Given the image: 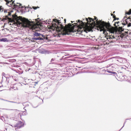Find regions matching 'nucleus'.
<instances>
[{
	"label": "nucleus",
	"mask_w": 131,
	"mask_h": 131,
	"mask_svg": "<svg viewBox=\"0 0 131 131\" xmlns=\"http://www.w3.org/2000/svg\"><path fill=\"white\" fill-rule=\"evenodd\" d=\"M123 128V127H122V128Z\"/></svg>",
	"instance_id": "obj_33"
},
{
	"label": "nucleus",
	"mask_w": 131,
	"mask_h": 131,
	"mask_svg": "<svg viewBox=\"0 0 131 131\" xmlns=\"http://www.w3.org/2000/svg\"><path fill=\"white\" fill-rule=\"evenodd\" d=\"M129 21H131V19H130V18L128 17V18L125 20V22L126 23V24H128V22Z\"/></svg>",
	"instance_id": "obj_9"
},
{
	"label": "nucleus",
	"mask_w": 131,
	"mask_h": 131,
	"mask_svg": "<svg viewBox=\"0 0 131 131\" xmlns=\"http://www.w3.org/2000/svg\"><path fill=\"white\" fill-rule=\"evenodd\" d=\"M97 23L100 31H108L111 33H114L116 32L115 29L108 24L101 21L99 22L97 21Z\"/></svg>",
	"instance_id": "obj_3"
},
{
	"label": "nucleus",
	"mask_w": 131,
	"mask_h": 131,
	"mask_svg": "<svg viewBox=\"0 0 131 131\" xmlns=\"http://www.w3.org/2000/svg\"><path fill=\"white\" fill-rule=\"evenodd\" d=\"M111 15H112V14H111Z\"/></svg>",
	"instance_id": "obj_29"
},
{
	"label": "nucleus",
	"mask_w": 131,
	"mask_h": 131,
	"mask_svg": "<svg viewBox=\"0 0 131 131\" xmlns=\"http://www.w3.org/2000/svg\"><path fill=\"white\" fill-rule=\"evenodd\" d=\"M6 130H7V128H6Z\"/></svg>",
	"instance_id": "obj_35"
},
{
	"label": "nucleus",
	"mask_w": 131,
	"mask_h": 131,
	"mask_svg": "<svg viewBox=\"0 0 131 131\" xmlns=\"http://www.w3.org/2000/svg\"><path fill=\"white\" fill-rule=\"evenodd\" d=\"M126 14H127L128 15H129L131 14V9H130L129 10L128 12H126Z\"/></svg>",
	"instance_id": "obj_10"
},
{
	"label": "nucleus",
	"mask_w": 131,
	"mask_h": 131,
	"mask_svg": "<svg viewBox=\"0 0 131 131\" xmlns=\"http://www.w3.org/2000/svg\"><path fill=\"white\" fill-rule=\"evenodd\" d=\"M34 37L32 38L33 41H35L37 40H43L45 38V36L42 34L37 32L34 33Z\"/></svg>",
	"instance_id": "obj_4"
},
{
	"label": "nucleus",
	"mask_w": 131,
	"mask_h": 131,
	"mask_svg": "<svg viewBox=\"0 0 131 131\" xmlns=\"http://www.w3.org/2000/svg\"><path fill=\"white\" fill-rule=\"evenodd\" d=\"M115 12H113V13H115Z\"/></svg>",
	"instance_id": "obj_31"
},
{
	"label": "nucleus",
	"mask_w": 131,
	"mask_h": 131,
	"mask_svg": "<svg viewBox=\"0 0 131 131\" xmlns=\"http://www.w3.org/2000/svg\"><path fill=\"white\" fill-rule=\"evenodd\" d=\"M11 1H13V0H12Z\"/></svg>",
	"instance_id": "obj_36"
},
{
	"label": "nucleus",
	"mask_w": 131,
	"mask_h": 131,
	"mask_svg": "<svg viewBox=\"0 0 131 131\" xmlns=\"http://www.w3.org/2000/svg\"><path fill=\"white\" fill-rule=\"evenodd\" d=\"M5 27V25L3 26V27L4 28Z\"/></svg>",
	"instance_id": "obj_26"
},
{
	"label": "nucleus",
	"mask_w": 131,
	"mask_h": 131,
	"mask_svg": "<svg viewBox=\"0 0 131 131\" xmlns=\"http://www.w3.org/2000/svg\"><path fill=\"white\" fill-rule=\"evenodd\" d=\"M46 22H49V21L48 20V21H47V20H46Z\"/></svg>",
	"instance_id": "obj_25"
},
{
	"label": "nucleus",
	"mask_w": 131,
	"mask_h": 131,
	"mask_svg": "<svg viewBox=\"0 0 131 131\" xmlns=\"http://www.w3.org/2000/svg\"><path fill=\"white\" fill-rule=\"evenodd\" d=\"M0 41H1L6 42L8 41L7 39L6 38H3L0 39Z\"/></svg>",
	"instance_id": "obj_8"
},
{
	"label": "nucleus",
	"mask_w": 131,
	"mask_h": 131,
	"mask_svg": "<svg viewBox=\"0 0 131 131\" xmlns=\"http://www.w3.org/2000/svg\"><path fill=\"white\" fill-rule=\"evenodd\" d=\"M1 20L2 21H3L4 20L3 19H1V18H0V20Z\"/></svg>",
	"instance_id": "obj_23"
},
{
	"label": "nucleus",
	"mask_w": 131,
	"mask_h": 131,
	"mask_svg": "<svg viewBox=\"0 0 131 131\" xmlns=\"http://www.w3.org/2000/svg\"><path fill=\"white\" fill-rule=\"evenodd\" d=\"M21 5V4H20V6Z\"/></svg>",
	"instance_id": "obj_30"
},
{
	"label": "nucleus",
	"mask_w": 131,
	"mask_h": 131,
	"mask_svg": "<svg viewBox=\"0 0 131 131\" xmlns=\"http://www.w3.org/2000/svg\"><path fill=\"white\" fill-rule=\"evenodd\" d=\"M23 125V123L21 122H19L17 123L15 127H16L18 128H20Z\"/></svg>",
	"instance_id": "obj_6"
},
{
	"label": "nucleus",
	"mask_w": 131,
	"mask_h": 131,
	"mask_svg": "<svg viewBox=\"0 0 131 131\" xmlns=\"http://www.w3.org/2000/svg\"><path fill=\"white\" fill-rule=\"evenodd\" d=\"M2 6H0V10L1 11L2 10V12L3 11V10L2 9Z\"/></svg>",
	"instance_id": "obj_14"
},
{
	"label": "nucleus",
	"mask_w": 131,
	"mask_h": 131,
	"mask_svg": "<svg viewBox=\"0 0 131 131\" xmlns=\"http://www.w3.org/2000/svg\"><path fill=\"white\" fill-rule=\"evenodd\" d=\"M11 15V13L10 12H9L8 13V15L10 16Z\"/></svg>",
	"instance_id": "obj_15"
},
{
	"label": "nucleus",
	"mask_w": 131,
	"mask_h": 131,
	"mask_svg": "<svg viewBox=\"0 0 131 131\" xmlns=\"http://www.w3.org/2000/svg\"><path fill=\"white\" fill-rule=\"evenodd\" d=\"M54 59H53V58L52 59H51V61H54Z\"/></svg>",
	"instance_id": "obj_19"
},
{
	"label": "nucleus",
	"mask_w": 131,
	"mask_h": 131,
	"mask_svg": "<svg viewBox=\"0 0 131 131\" xmlns=\"http://www.w3.org/2000/svg\"><path fill=\"white\" fill-rule=\"evenodd\" d=\"M5 1L7 3L6 4L7 5L10 2H11V1H8L7 0H5Z\"/></svg>",
	"instance_id": "obj_11"
},
{
	"label": "nucleus",
	"mask_w": 131,
	"mask_h": 131,
	"mask_svg": "<svg viewBox=\"0 0 131 131\" xmlns=\"http://www.w3.org/2000/svg\"><path fill=\"white\" fill-rule=\"evenodd\" d=\"M53 20L58 24V25H56L55 26V28L56 30L61 32L63 35L69 34L70 32L74 31V27H78L77 25H74L73 24L72 25L71 24H70V23L64 27L62 25L60 24V22L56 19H54Z\"/></svg>",
	"instance_id": "obj_2"
},
{
	"label": "nucleus",
	"mask_w": 131,
	"mask_h": 131,
	"mask_svg": "<svg viewBox=\"0 0 131 131\" xmlns=\"http://www.w3.org/2000/svg\"><path fill=\"white\" fill-rule=\"evenodd\" d=\"M78 22H80V23L81 24H82L83 23V22L82 21H80V20H78Z\"/></svg>",
	"instance_id": "obj_13"
},
{
	"label": "nucleus",
	"mask_w": 131,
	"mask_h": 131,
	"mask_svg": "<svg viewBox=\"0 0 131 131\" xmlns=\"http://www.w3.org/2000/svg\"><path fill=\"white\" fill-rule=\"evenodd\" d=\"M119 23V22L118 21V22H116V23H115V24H116H116H118V23Z\"/></svg>",
	"instance_id": "obj_20"
},
{
	"label": "nucleus",
	"mask_w": 131,
	"mask_h": 131,
	"mask_svg": "<svg viewBox=\"0 0 131 131\" xmlns=\"http://www.w3.org/2000/svg\"><path fill=\"white\" fill-rule=\"evenodd\" d=\"M7 110H12V109H7Z\"/></svg>",
	"instance_id": "obj_24"
},
{
	"label": "nucleus",
	"mask_w": 131,
	"mask_h": 131,
	"mask_svg": "<svg viewBox=\"0 0 131 131\" xmlns=\"http://www.w3.org/2000/svg\"><path fill=\"white\" fill-rule=\"evenodd\" d=\"M123 128V127H122V128Z\"/></svg>",
	"instance_id": "obj_34"
},
{
	"label": "nucleus",
	"mask_w": 131,
	"mask_h": 131,
	"mask_svg": "<svg viewBox=\"0 0 131 131\" xmlns=\"http://www.w3.org/2000/svg\"><path fill=\"white\" fill-rule=\"evenodd\" d=\"M13 19L8 17L6 16V18L11 22L16 23L18 27H28L30 29H35L37 27L33 21H29L28 19L23 18L21 16L18 17L16 15H12Z\"/></svg>",
	"instance_id": "obj_1"
},
{
	"label": "nucleus",
	"mask_w": 131,
	"mask_h": 131,
	"mask_svg": "<svg viewBox=\"0 0 131 131\" xmlns=\"http://www.w3.org/2000/svg\"><path fill=\"white\" fill-rule=\"evenodd\" d=\"M86 23L88 24L91 25V24L94 22L93 20L91 18H88V19L85 18Z\"/></svg>",
	"instance_id": "obj_5"
},
{
	"label": "nucleus",
	"mask_w": 131,
	"mask_h": 131,
	"mask_svg": "<svg viewBox=\"0 0 131 131\" xmlns=\"http://www.w3.org/2000/svg\"><path fill=\"white\" fill-rule=\"evenodd\" d=\"M4 12H5V13H7V10H5V11H4Z\"/></svg>",
	"instance_id": "obj_22"
},
{
	"label": "nucleus",
	"mask_w": 131,
	"mask_h": 131,
	"mask_svg": "<svg viewBox=\"0 0 131 131\" xmlns=\"http://www.w3.org/2000/svg\"><path fill=\"white\" fill-rule=\"evenodd\" d=\"M96 18L95 17V19H96Z\"/></svg>",
	"instance_id": "obj_28"
},
{
	"label": "nucleus",
	"mask_w": 131,
	"mask_h": 131,
	"mask_svg": "<svg viewBox=\"0 0 131 131\" xmlns=\"http://www.w3.org/2000/svg\"><path fill=\"white\" fill-rule=\"evenodd\" d=\"M112 37H110V38H111L112 39H114V38H115V37L114 36H112Z\"/></svg>",
	"instance_id": "obj_17"
},
{
	"label": "nucleus",
	"mask_w": 131,
	"mask_h": 131,
	"mask_svg": "<svg viewBox=\"0 0 131 131\" xmlns=\"http://www.w3.org/2000/svg\"><path fill=\"white\" fill-rule=\"evenodd\" d=\"M9 102H10L12 103H15V102H13V101H8Z\"/></svg>",
	"instance_id": "obj_21"
},
{
	"label": "nucleus",
	"mask_w": 131,
	"mask_h": 131,
	"mask_svg": "<svg viewBox=\"0 0 131 131\" xmlns=\"http://www.w3.org/2000/svg\"><path fill=\"white\" fill-rule=\"evenodd\" d=\"M107 72L109 73H112L113 74H115V72H112L111 71H107Z\"/></svg>",
	"instance_id": "obj_12"
},
{
	"label": "nucleus",
	"mask_w": 131,
	"mask_h": 131,
	"mask_svg": "<svg viewBox=\"0 0 131 131\" xmlns=\"http://www.w3.org/2000/svg\"><path fill=\"white\" fill-rule=\"evenodd\" d=\"M78 28V31H82L84 29L83 27V26H79Z\"/></svg>",
	"instance_id": "obj_7"
},
{
	"label": "nucleus",
	"mask_w": 131,
	"mask_h": 131,
	"mask_svg": "<svg viewBox=\"0 0 131 131\" xmlns=\"http://www.w3.org/2000/svg\"><path fill=\"white\" fill-rule=\"evenodd\" d=\"M33 8L34 9H37V8L36 7H33Z\"/></svg>",
	"instance_id": "obj_18"
},
{
	"label": "nucleus",
	"mask_w": 131,
	"mask_h": 131,
	"mask_svg": "<svg viewBox=\"0 0 131 131\" xmlns=\"http://www.w3.org/2000/svg\"><path fill=\"white\" fill-rule=\"evenodd\" d=\"M64 21H65V22H66V19H64Z\"/></svg>",
	"instance_id": "obj_27"
},
{
	"label": "nucleus",
	"mask_w": 131,
	"mask_h": 131,
	"mask_svg": "<svg viewBox=\"0 0 131 131\" xmlns=\"http://www.w3.org/2000/svg\"><path fill=\"white\" fill-rule=\"evenodd\" d=\"M123 128V127H122V128Z\"/></svg>",
	"instance_id": "obj_32"
},
{
	"label": "nucleus",
	"mask_w": 131,
	"mask_h": 131,
	"mask_svg": "<svg viewBox=\"0 0 131 131\" xmlns=\"http://www.w3.org/2000/svg\"><path fill=\"white\" fill-rule=\"evenodd\" d=\"M131 26V23H129V24L128 25V26L129 27L130 26Z\"/></svg>",
	"instance_id": "obj_16"
}]
</instances>
